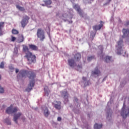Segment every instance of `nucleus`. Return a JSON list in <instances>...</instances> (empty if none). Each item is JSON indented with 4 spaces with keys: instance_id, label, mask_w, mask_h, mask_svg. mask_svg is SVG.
<instances>
[{
    "instance_id": "obj_1",
    "label": "nucleus",
    "mask_w": 129,
    "mask_h": 129,
    "mask_svg": "<svg viewBox=\"0 0 129 129\" xmlns=\"http://www.w3.org/2000/svg\"><path fill=\"white\" fill-rule=\"evenodd\" d=\"M23 51L26 54L25 57L27 59V63L29 65L33 64H33L36 63V55L33 54V53L29 50V47H28L27 46L23 45Z\"/></svg>"
},
{
    "instance_id": "obj_2",
    "label": "nucleus",
    "mask_w": 129,
    "mask_h": 129,
    "mask_svg": "<svg viewBox=\"0 0 129 129\" xmlns=\"http://www.w3.org/2000/svg\"><path fill=\"white\" fill-rule=\"evenodd\" d=\"M27 77L29 79V83L28 84V87L26 89V91L30 92L31 90H33L34 86H35V78H36V74L32 71H28Z\"/></svg>"
},
{
    "instance_id": "obj_3",
    "label": "nucleus",
    "mask_w": 129,
    "mask_h": 129,
    "mask_svg": "<svg viewBox=\"0 0 129 129\" xmlns=\"http://www.w3.org/2000/svg\"><path fill=\"white\" fill-rule=\"evenodd\" d=\"M117 45L116 46L117 50H116V53L117 55H121L123 54V41L120 39L119 41L117 42Z\"/></svg>"
},
{
    "instance_id": "obj_4",
    "label": "nucleus",
    "mask_w": 129,
    "mask_h": 129,
    "mask_svg": "<svg viewBox=\"0 0 129 129\" xmlns=\"http://www.w3.org/2000/svg\"><path fill=\"white\" fill-rule=\"evenodd\" d=\"M28 71L27 70H21L19 71L17 75V79L18 81L23 80V78H26L28 77Z\"/></svg>"
},
{
    "instance_id": "obj_5",
    "label": "nucleus",
    "mask_w": 129,
    "mask_h": 129,
    "mask_svg": "<svg viewBox=\"0 0 129 129\" xmlns=\"http://www.w3.org/2000/svg\"><path fill=\"white\" fill-rule=\"evenodd\" d=\"M120 114L124 119H125L127 115H129V107H125L124 103H123Z\"/></svg>"
},
{
    "instance_id": "obj_6",
    "label": "nucleus",
    "mask_w": 129,
    "mask_h": 129,
    "mask_svg": "<svg viewBox=\"0 0 129 129\" xmlns=\"http://www.w3.org/2000/svg\"><path fill=\"white\" fill-rule=\"evenodd\" d=\"M61 96L63 97L64 101L63 102L66 104L69 100L68 99V97H69V95L68 94V92L66 90H64L63 91H60Z\"/></svg>"
},
{
    "instance_id": "obj_7",
    "label": "nucleus",
    "mask_w": 129,
    "mask_h": 129,
    "mask_svg": "<svg viewBox=\"0 0 129 129\" xmlns=\"http://www.w3.org/2000/svg\"><path fill=\"white\" fill-rule=\"evenodd\" d=\"M37 38H39L40 41H44L45 39V33L44 31L41 29H38L37 32Z\"/></svg>"
},
{
    "instance_id": "obj_8",
    "label": "nucleus",
    "mask_w": 129,
    "mask_h": 129,
    "mask_svg": "<svg viewBox=\"0 0 129 129\" xmlns=\"http://www.w3.org/2000/svg\"><path fill=\"white\" fill-rule=\"evenodd\" d=\"M18 111V107H13V106L11 105L10 107H8L6 109V113L8 114H11L12 113H15Z\"/></svg>"
},
{
    "instance_id": "obj_9",
    "label": "nucleus",
    "mask_w": 129,
    "mask_h": 129,
    "mask_svg": "<svg viewBox=\"0 0 129 129\" xmlns=\"http://www.w3.org/2000/svg\"><path fill=\"white\" fill-rule=\"evenodd\" d=\"M74 9L78 12V14L80 15V17L82 18H84V13L83 12V11L81 10L80 9V6L78 5H75L73 6Z\"/></svg>"
},
{
    "instance_id": "obj_10",
    "label": "nucleus",
    "mask_w": 129,
    "mask_h": 129,
    "mask_svg": "<svg viewBox=\"0 0 129 129\" xmlns=\"http://www.w3.org/2000/svg\"><path fill=\"white\" fill-rule=\"evenodd\" d=\"M107 107H109L108 106H107L106 109L107 112V120L108 123H110L112 122V121L111 120V112H112V111H111L110 108L107 109Z\"/></svg>"
},
{
    "instance_id": "obj_11",
    "label": "nucleus",
    "mask_w": 129,
    "mask_h": 129,
    "mask_svg": "<svg viewBox=\"0 0 129 129\" xmlns=\"http://www.w3.org/2000/svg\"><path fill=\"white\" fill-rule=\"evenodd\" d=\"M42 111L45 117H48L50 115V110L47 106H43L41 107Z\"/></svg>"
},
{
    "instance_id": "obj_12",
    "label": "nucleus",
    "mask_w": 129,
    "mask_h": 129,
    "mask_svg": "<svg viewBox=\"0 0 129 129\" xmlns=\"http://www.w3.org/2000/svg\"><path fill=\"white\" fill-rule=\"evenodd\" d=\"M29 20H30V18L27 16H25L22 19L21 22V26L22 28H25L27 25H28V23H29Z\"/></svg>"
},
{
    "instance_id": "obj_13",
    "label": "nucleus",
    "mask_w": 129,
    "mask_h": 129,
    "mask_svg": "<svg viewBox=\"0 0 129 129\" xmlns=\"http://www.w3.org/2000/svg\"><path fill=\"white\" fill-rule=\"evenodd\" d=\"M74 102L75 104L76 105L77 107L78 108H79V106H80V105H79V100H78V98H77V97H74ZM73 110L75 113H79V109H73Z\"/></svg>"
},
{
    "instance_id": "obj_14",
    "label": "nucleus",
    "mask_w": 129,
    "mask_h": 129,
    "mask_svg": "<svg viewBox=\"0 0 129 129\" xmlns=\"http://www.w3.org/2000/svg\"><path fill=\"white\" fill-rule=\"evenodd\" d=\"M68 65L73 69H74L77 66L76 62H75V60L73 58L68 59Z\"/></svg>"
},
{
    "instance_id": "obj_15",
    "label": "nucleus",
    "mask_w": 129,
    "mask_h": 129,
    "mask_svg": "<svg viewBox=\"0 0 129 129\" xmlns=\"http://www.w3.org/2000/svg\"><path fill=\"white\" fill-rule=\"evenodd\" d=\"M22 116L21 112H18L14 114L13 120L15 122V123H18V119L20 118V116Z\"/></svg>"
},
{
    "instance_id": "obj_16",
    "label": "nucleus",
    "mask_w": 129,
    "mask_h": 129,
    "mask_svg": "<svg viewBox=\"0 0 129 129\" xmlns=\"http://www.w3.org/2000/svg\"><path fill=\"white\" fill-rule=\"evenodd\" d=\"M98 49L100 51L98 52V56L102 58V57H103V46L102 45H99Z\"/></svg>"
},
{
    "instance_id": "obj_17",
    "label": "nucleus",
    "mask_w": 129,
    "mask_h": 129,
    "mask_svg": "<svg viewBox=\"0 0 129 129\" xmlns=\"http://www.w3.org/2000/svg\"><path fill=\"white\" fill-rule=\"evenodd\" d=\"M99 74H100V71L98 70V68L97 67L95 68L94 70L92 72V76H99Z\"/></svg>"
},
{
    "instance_id": "obj_18",
    "label": "nucleus",
    "mask_w": 129,
    "mask_h": 129,
    "mask_svg": "<svg viewBox=\"0 0 129 129\" xmlns=\"http://www.w3.org/2000/svg\"><path fill=\"white\" fill-rule=\"evenodd\" d=\"M52 104L56 109H61V102L56 101Z\"/></svg>"
},
{
    "instance_id": "obj_19",
    "label": "nucleus",
    "mask_w": 129,
    "mask_h": 129,
    "mask_svg": "<svg viewBox=\"0 0 129 129\" xmlns=\"http://www.w3.org/2000/svg\"><path fill=\"white\" fill-rule=\"evenodd\" d=\"M83 82L82 83L84 84V86H88L89 85V80H88L86 77H83Z\"/></svg>"
},
{
    "instance_id": "obj_20",
    "label": "nucleus",
    "mask_w": 129,
    "mask_h": 129,
    "mask_svg": "<svg viewBox=\"0 0 129 129\" xmlns=\"http://www.w3.org/2000/svg\"><path fill=\"white\" fill-rule=\"evenodd\" d=\"M100 24L99 25H95V26H93V30L96 31V32H97V31H98V30H100V29H101V28H102V21H100Z\"/></svg>"
},
{
    "instance_id": "obj_21",
    "label": "nucleus",
    "mask_w": 129,
    "mask_h": 129,
    "mask_svg": "<svg viewBox=\"0 0 129 129\" xmlns=\"http://www.w3.org/2000/svg\"><path fill=\"white\" fill-rule=\"evenodd\" d=\"M123 36L122 38H125L128 36L129 30L126 29H123L122 30Z\"/></svg>"
},
{
    "instance_id": "obj_22",
    "label": "nucleus",
    "mask_w": 129,
    "mask_h": 129,
    "mask_svg": "<svg viewBox=\"0 0 129 129\" xmlns=\"http://www.w3.org/2000/svg\"><path fill=\"white\" fill-rule=\"evenodd\" d=\"M83 122L84 123V129H91V127L88 125V123L85 122L84 123V120L82 119Z\"/></svg>"
},
{
    "instance_id": "obj_23",
    "label": "nucleus",
    "mask_w": 129,
    "mask_h": 129,
    "mask_svg": "<svg viewBox=\"0 0 129 129\" xmlns=\"http://www.w3.org/2000/svg\"><path fill=\"white\" fill-rule=\"evenodd\" d=\"M29 47L30 49H31V50H33V51H37L38 50V46L33 45V44H29Z\"/></svg>"
},
{
    "instance_id": "obj_24",
    "label": "nucleus",
    "mask_w": 129,
    "mask_h": 129,
    "mask_svg": "<svg viewBox=\"0 0 129 129\" xmlns=\"http://www.w3.org/2000/svg\"><path fill=\"white\" fill-rule=\"evenodd\" d=\"M44 89L45 95L46 96H49V94L50 93V90H49L48 86H45L44 88Z\"/></svg>"
},
{
    "instance_id": "obj_25",
    "label": "nucleus",
    "mask_w": 129,
    "mask_h": 129,
    "mask_svg": "<svg viewBox=\"0 0 129 129\" xmlns=\"http://www.w3.org/2000/svg\"><path fill=\"white\" fill-rule=\"evenodd\" d=\"M5 27V22H0V36L3 35V32L2 31V29L4 28Z\"/></svg>"
},
{
    "instance_id": "obj_26",
    "label": "nucleus",
    "mask_w": 129,
    "mask_h": 129,
    "mask_svg": "<svg viewBox=\"0 0 129 129\" xmlns=\"http://www.w3.org/2000/svg\"><path fill=\"white\" fill-rule=\"evenodd\" d=\"M102 127V124H98L97 123H96L94 125V129H100Z\"/></svg>"
},
{
    "instance_id": "obj_27",
    "label": "nucleus",
    "mask_w": 129,
    "mask_h": 129,
    "mask_svg": "<svg viewBox=\"0 0 129 129\" xmlns=\"http://www.w3.org/2000/svg\"><path fill=\"white\" fill-rule=\"evenodd\" d=\"M81 58V54L79 53H76V55H75V59H76L77 61H79V60H80Z\"/></svg>"
},
{
    "instance_id": "obj_28",
    "label": "nucleus",
    "mask_w": 129,
    "mask_h": 129,
    "mask_svg": "<svg viewBox=\"0 0 129 129\" xmlns=\"http://www.w3.org/2000/svg\"><path fill=\"white\" fill-rule=\"evenodd\" d=\"M105 61L106 63H109L111 61V57L109 56H107L105 57Z\"/></svg>"
},
{
    "instance_id": "obj_29",
    "label": "nucleus",
    "mask_w": 129,
    "mask_h": 129,
    "mask_svg": "<svg viewBox=\"0 0 129 129\" xmlns=\"http://www.w3.org/2000/svg\"><path fill=\"white\" fill-rule=\"evenodd\" d=\"M5 122L6 123H7V124H8V125H11V119H10V118H6L5 119Z\"/></svg>"
},
{
    "instance_id": "obj_30",
    "label": "nucleus",
    "mask_w": 129,
    "mask_h": 129,
    "mask_svg": "<svg viewBox=\"0 0 129 129\" xmlns=\"http://www.w3.org/2000/svg\"><path fill=\"white\" fill-rule=\"evenodd\" d=\"M43 2L46 5V6H49L52 4V1L51 0H43Z\"/></svg>"
},
{
    "instance_id": "obj_31",
    "label": "nucleus",
    "mask_w": 129,
    "mask_h": 129,
    "mask_svg": "<svg viewBox=\"0 0 129 129\" xmlns=\"http://www.w3.org/2000/svg\"><path fill=\"white\" fill-rule=\"evenodd\" d=\"M96 34V31H91V35H90V38L93 40V38L95 37V35Z\"/></svg>"
},
{
    "instance_id": "obj_32",
    "label": "nucleus",
    "mask_w": 129,
    "mask_h": 129,
    "mask_svg": "<svg viewBox=\"0 0 129 129\" xmlns=\"http://www.w3.org/2000/svg\"><path fill=\"white\" fill-rule=\"evenodd\" d=\"M67 17H68V15H67V14H63L62 20H63V21H64V22H67Z\"/></svg>"
},
{
    "instance_id": "obj_33",
    "label": "nucleus",
    "mask_w": 129,
    "mask_h": 129,
    "mask_svg": "<svg viewBox=\"0 0 129 129\" xmlns=\"http://www.w3.org/2000/svg\"><path fill=\"white\" fill-rule=\"evenodd\" d=\"M16 8L18 10H19V11H21V12H24L25 11V8L20 6L19 5H16Z\"/></svg>"
},
{
    "instance_id": "obj_34",
    "label": "nucleus",
    "mask_w": 129,
    "mask_h": 129,
    "mask_svg": "<svg viewBox=\"0 0 129 129\" xmlns=\"http://www.w3.org/2000/svg\"><path fill=\"white\" fill-rule=\"evenodd\" d=\"M74 69H76L78 71H81V69H82V66L78 65L77 67H75Z\"/></svg>"
},
{
    "instance_id": "obj_35",
    "label": "nucleus",
    "mask_w": 129,
    "mask_h": 129,
    "mask_svg": "<svg viewBox=\"0 0 129 129\" xmlns=\"http://www.w3.org/2000/svg\"><path fill=\"white\" fill-rule=\"evenodd\" d=\"M9 69L10 70L11 72H14L15 70V68L12 64L9 66Z\"/></svg>"
},
{
    "instance_id": "obj_36",
    "label": "nucleus",
    "mask_w": 129,
    "mask_h": 129,
    "mask_svg": "<svg viewBox=\"0 0 129 129\" xmlns=\"http://www.w3.org/2000/svg\"><path fill=\"white\" fill-rule=\"evenodd\" d=\"M12 33L14 35H17V34H19V31L16 29H13L12 31Z\"/></svg>"
},
{
    "instance_id": "obj_37",
    "label": "nucleus",
    "mask_w": 129,
    "mask_h": 129,
    "mask_svg": "<svg viewBox=\"0 0 129 129\" xmlns=\"http://www.w3.org/2000/svg\"><path fill=\"white\" fill-rule=\"evenodd\" d=\"M93 59H94V55L88 56L87 58V60L90 62L91 60H93Z\"/></svg>"
},
{
    "instance_id": "obj_38",
    "label": "nucleus",
    "mask_w": 129,
    "mask_h": 129,
    "mask_svg": "<svg viewBox=\"0 0 129 129\" xmlns=\"http://www.w3.org/2000/svg\"><path fill=\"white\" fill-rule=\"evenodd\" d=\"M4 68H5V62L2 61L0 63V69H4Z\"/></svg>"
},
{
    "instance_id": "obj_39",
    "label": "nucleus",
    "mask_w": 129,
    "mask_h": 129,
    "mask_svg": "<svg viewBox=\"0 0 129 129\" xmlns=\"http://www.w3.org/2000/svg\"><path fill=\"white\" fill-rule=\"evenodd\" d=\"M4 92H5V89L0 86V93H4Z\"/></svg>"
},
{
    "instance_id": "obj_40",
    "label": "nucleus",
    "mask_w": 129,
    "mask_h": 129,
    "mask_svg": "<svg viewBox=\"0 0 129 129\" xmlns=\"http://www.w3.org/2000/svg\"><path fill=\"white\" fill-rule=\"evenodd\" d=\"M14 54H18V48H14Z\"/></svg>"
},
{
    "instance_id": "obj_41",
    "label": "nucleus",
    "mask_w": 129,
    "mask_h": 129,
    "mask_svg": "<svg viewBox=\"0 0 129 129\" xmlns=\"http://www.w3.org/2000/svg\"><path fill=\"white\" fill-rule=\"evenodd\" d=\"M124 54H123V56L124 57H127V56H128V54L126 53V51H124Z\"/></svg>"
},
{
    "instance_id": "obj_42",
    "label": "nucleus",
    "mask_w": 129,
    "mask_h": 129,
    "mask_svg": "<svg viewBox=\"0 0 129 129\" xmlns=\"http://www.w3.org/2000/svg\"><path fill=\"white\" fill-rule=\"evenodd\" d=\"M15 41H16V37L12 36V42H15Z\"/></svg>"
},
{
    "instance_id": "obj_43",
    "label": "nucleus",
    "mask_w": 129,
    "mask_h": 129,
    "mask_svg": "<svg viewBox=\"0 0 129 129\" xmlns=\"http://www.w3.org/2000/svg\"><path fill=\"white\" fill-rule=\"evenodd\" d=\"M61 120H62V118H61V117H58L57 121H61Z\"/></svg>"
},
{
    "instance_id": "obj_44",
    "label": "nucleus",
    "mask_w": 129,
    "mask_h": 129,
    "mask_svg": "<svg viewBox=\"0 0 129 129\" xmlns=\"http://www.w3.org/2000/svg\"><path fill=\"white\" fill-rule=\"evenodd\" d=\"M125 26H129V21H127L126 22V23L125 24Z\"/></svg>"
},
{
    "instance_id": "obj_45",
    "label": "nucleus",
    "mask_w": 129,
    "mask_h": 129,
    "mask_svg": "<svg viewBox=\"0 0 129 129\" xmlns=\"http://www.w3.org/2000/svg\"><path fill=\"white\" fill-rule=\"evenodd\" d=\"M120 86L121 87H123V86H124V83L123 82H121Z\"/></svg>"
},
{
    "instance_id": "obj_46",
    "label": "nucleus",
    "mask_w": 129,
    "mask_h": 129,
    "mask_svg": "<svg viewBox=\"0 0 129 129\" xmlns=\"http://www.w3.org/2000/svg\"><path fill=\"white\" fill-rule=\"evenodd\" d=\"M105 80H106V77H105L103 78V79L102 82H104V81H105Z\"/></svg>"
},
{
    "instance_id": "obj_47",
    "label": "nucleus",
    "mask_w": 129,
    "mask_h": 129,
    "mask_svg": "<svg viewBox=\"0 0 129 129\" xmlns=\"http://www.w3.org/2000/svg\"><path fill=\"white\" fill-rule=\"evenodd\" d=\"M19 69H16V71H15L16 73H19Z\"/></svg>"
},
{
    "instance_id": "obj_48",
    "label": "nucleus",
    "mask_w": 129,
    "mask_h": 129,
    "mask_svg": "<svg viewBox=\"0 0 129 129\" xmlns=\"http://www.w3.org/2000/svg\"><path fill=\"white\" fill-rule=\"evenodd\" d=\"M71 3H72L73 4V3H74V2H75V0H71Z\"/></svg>"
},
{
    "instance_id": "obj_49",
    "label": "nucleus",
    "mask_w": 129,
    "mask_h": 129,
    "mask_svg": "<svg viewBox=\"0 0 129 129\" xmlns=\"http://www.w3.org/2000/svg\"><path fill=\"white\" fill-rule=\"evenodd\" d=\"M41 6L42 7H45V6H46V4H41Z\"/></svg>"
},
{
    "instance_id": "obj_50",
    "label": "nucleus",
    "mask_w": 129,
    "mask_h": 129,
    "mask_svg": "<svg viewBox=\"0 0 129 129\" xmlns=\"http://www.w3.org/2000/svg\"><path fill=\"white\" fill-rule=\"evenodd\" d=\"M22 41L21 42H23L24 41V36H22Z\"/></svg>"
},
{
    "instance_id": "obj_51",
    "label": "nucleus",
    "mask_w": 129,
    "mask_h": 129,
    "mask_svg": "<svg viewBox=\"0 0 129 129\" xmlns=\"http://www.w3.org/2000/svg\"><path fill=\"white\" fill-rule=\"evenodd\" d=\"M34 110H38V107L35 108Z\"/></svg>"
},
{
    "instance_id": "obj_52",
    "label": "nucleus",
    "mask_w": 129,
    "mask_h": 129,
    "mask_svg": "<svg viewBox=\"0 0 129 129\" xmlns=\"http://www.w3.org/2000/svg\"><path fill=\"white\" fill-rule=\"evenodd\" d=\"M70 24H72V21H69Z\"/></svg>"
},
{
    "instance_id": "obj_53",
    "label": "nucleus",
    "mask_w": 129,
    "mask_h": 129,
    "mask_svg": "<svg viewBox=\"0 0 129 129\" xmlns=\"http://www.w3.org/2000/svg\"><path fill=\"white\" fill-rule=\"evenodd\" d=\"M88 116L89 117H90L89 114H88Z\"/></svg>"
},
{
    "instance_id": "obj_54",
    "label": "nucleus",
    "mask_w": 129,
    "mask_h": 129,
    "mask_svg": "<svg viewBox=\"0 0 129 129\" xmlns=\"http://www.w3.org/2000/svg\"><path fill=\"white\" fill-rule=\"evenodd\" d=\"M1 78H2V77H1V75H0V79H1Z\"/></svg>"
},
{
    "instance_id": "obj_55",
    "label": "nucleus",
    "mask_w": 129,
    "mask_h": 129,
    "mask_svg": "<svg viewBox=\"0 0 129 129\" xmlns=\"http://www.w3.org/2000/svg\"><path fill=\"white\" fill-rule=\"evenodd\" d=\"M70 107H72V105H71L70 106Z\"/></svg>"
},
{
    "instance_id": "obj_56",
    "label": "nucleus",
    "mask_w": 129,
    "mask_h": 129,
    "mask_svg": "<svg viewBox=\"0 0 129 129\" xmlns=\"http://www.w3.org/2000/svg\"><path fill=\"white\" fill-rule=\"evenodd\" d=\"M48 35H49V36L50 37V34L49 33H48Z\"/></svg>"
},
{
    "instance_id": "obj_57",
    "label": "nucleus",
    "mask_w": 129,
    "mask_h": 129,
    "mask_svg": "<svg viewBox=\"0 0 129 129\" xmlns=\"http://www.w3.org/2000/svg\"><path fill=\"white\" fill-rule=\"evenodd\" d=\"M110 1H111V0H109V3L110 2Z\"/></svg>"
},
{
    "instance_id": "obj_58",
    "label": "nucleus",
    "mask_w": 129,
    "mask_h": 129,
    "mask_svg": "<svg viewBox=\"0 0 129 129\" xmlns=\"http://www.w3.org/2000/svg\"><path fill=\"white\" fill-rule=\"evenodd\" d=\"M119 22H121L120 19H119Z\"/></svg>"
},
{
    "instance_id": "obj_59",
    "label": "nucleus",
    "mask_w": 129,
    "mask_h": 129,
    "mask_svg": "<svg viewBox=\"0 0 129 129\" xmlns=\"http://www.w3.org/2000/svg\"><path fill=\"white\" fill-rule=\"evenodd\" d=\"M0 13H1V10H0Z\"/></svg>"
}]
</instances>
